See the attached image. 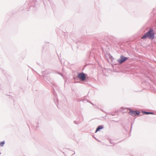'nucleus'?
Returning a JSON list of instances; mask_svg holds the SVG:
<instances>
[{
	"label": "nucleus",
	"instance_id": "nucleus-5",
	"mask_svg": "<svg viewBox=\"0 0 156 156\" xmlns=\"http://www.w3.org/2000/svg\"><path fill=\"white\" fill-rule=\"evenodd\" d=\"M102 128L103 127L102 126H98L96 130V132L99 130L100 129H102Z\"/></svg>",
	"mask_w": 156,
	"mask_h": 156
},
{
	"label": "nucleus",
	"instance_id": "nucleus-1",
	"mask_svg": "<svg viewBox=\"0 0 156 156\" xmlns=\"http://www.w3.org/2000/svg\"><path fill=\"white\" fill-rule=\"evenodd\" d=\"M147 37L151 39H153L154 38V33L152 30H149L141 38L145 39Z\"/></svg>",
	"mask_w": 156,
	"mask_h": 156
},
{
	"label": "nucleus",
	"instance_id": "nucleus-6",
	"mask_svg": "<svg viewBox=\"0 0 156 156\" xmlns=\"http://www.w3.org/2000/svg\"><path fill=\"white\" fill-rule=\"evenodd\" d=\"M4 143H5L4 141H3V142H1L0 144V146L1 147L3 146L4 144Z\"/></svg>",
	"mask_w": 156,
	"mask_h": 156
},
{
	"label": "nucleus",
	"instance_id": "nucleus-7",
	"mask_svg": "<svg viewBox=\"0 0 156 156\" xmlns=\"http://www.w3.org/2000/svg\"><path fill=\"white\" fill-rule=\"evenodd\" d=\"M144 113H145L146 114H153V113L152 112H144Z\"/></svg>",
	"mask_w": 156,
	"mask_h": 156
},
{
	"label": "nucleus",
	"instance_id": "nucleus-4",
	"mask_svg": "<svg viewBox=\"0 0 156 156\" xmlns=\"http://www.w3.org/2000/svg\"><path fill=\"white\" fill-rule=\"evenodd\" d=\"M129 112L130 114L133 116H135L136 115H138L139 114V112L138 111L136 112L133 110H130Z\"/></svg>",
	"mask_w": 156,
	"mask_h": 156
},
{
	"label": "nucleus",
	"instance_id": "nucleus-3",
	"mask_svg": "<svg viewBox=\"0 0 156 156\" xmlns=\"http://www.w3.org/2000/svg\"><path fill=\"white\" fill-rule=\"evenodd\" d=\"M78 77L82 81L85 80L86 78L85 75L83 73H79L78 75Z\"/></svg>",
	"mask_w": 156,
	"mask_h": 156
},
{
	"label": "nucleus",
	"instance_id": "nucleus-2",
	"mask_svg": "<svg viewBox=\"0 0 156 156\" xmlns=\"http://www.w3.org/2000/svg\"><path fill=\"white\" fill-rule=\"evenodd\" d=\"M127 57H125L123 55L120 56V58L117 60V61L119 64H122L128 59Z\"/></svg>",
	"mask_w": 156,
	"mask_h": 156
}]
</instances>
